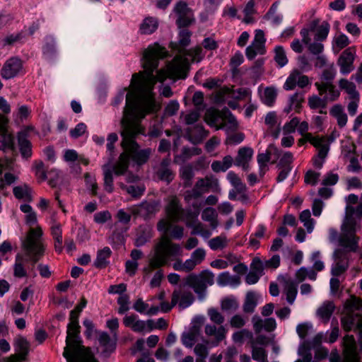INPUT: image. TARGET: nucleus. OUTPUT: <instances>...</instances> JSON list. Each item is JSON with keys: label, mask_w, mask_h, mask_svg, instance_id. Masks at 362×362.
Segmentation results:
<instances>
[{"label": "nucleus", "mask_w": 362, "mask_h": 362, "mask_svg": "<svg viewBox=\"0 0 362 362\" xmlns=\"http://www.w3.org/2000/svg\"><path fill=\"white\" fill-rule=\"evenodd\" d=\"M56 52L54 39L51 36L45 37V43L43 47V54L47 57L53 55Z\"/></svg>", "instance_id": "obj_61"}, {"label": "nucleus", "mask_w": 362, "mask_h": 362, "mask_svg": "<svg viewBox=\"0 0 362 362\" xmlns=\"http://www.w3.org/2000/svg\"><path fill=\"white\" fill-rule=\"evenodd\" d=\"M217 283L221 286H226L228 284H238L240 278L238 276H231L228 272L221 273L217 278Z\"/></svg>", "instance_id": "obj_44"}, {"label": "nucleus", "mask_w": 362, "mask_h": 362, "mask_svg": "<svg viewBox=\"0 0 362 362\" xmlns=\"http://www.w3.org/2000/svg\"><path fill=\"white\" fill-rule=\"evenodd\" d=\"M347 314L341 318V325L346 331L357 330L362 344V300L356 297L351 298L346 303Z\"/></svg>", "instance_id": "obj_6"}, {"label": "nucleus", "mask_w": 362, "mask_h": 362, "mask_svg": "<svg viewBox=\"0 0 362 362\" xmlns=\"http://www.w3.org/2000/svg\"><path fill=\"white\" fill-rule=\"evenodd\" d=\"M129 158L126 152L122 153L119 158V160L114 165L112 172L114 171L116 175H124L129 168Z\"/></svg>", "instance_id": "obj_28"}, {"label": "nucleus", "mask_w": 362, "mask_h": 362, "mask_svg": "<svg viewBox=\"0 0 362 362\" xmlns=\"http://www.w3.org/2000/svg\"><path fill=\"white\" fill-rule=\"evenodd\" d=\"M218 214L216 210L211 207L204 209L202 213V218L204 221L209 222L212 228H216L218 226L217 221Z\"/></svg>", "instance_id": "obj_39"}, {"label": "nucleus", "mask_w": 362, "mask_h": 362, "mask_svg": "<svg viewBox=\"0 0 362 362\" xmlns=\"http://www.w3.org/2000/svg\"><path fill=\"white\" fill-rule=\"evenodd\" d=\"M233 161L234 159L231 156H226L223 158L222 160L213 161L211 169L215 173L226 172L233 165Z\"/></svg>", "instance_id": "obj_27"}, {"label": "nucleus", "mask_w": 362, "mask_h": 362, "mask_svg": "<svg viewBox=\"0 0 362 362\" xmlns=\"http://www.w3.org/2000/svg\"><path fill=\"white\" fill-rule=\"evenodd\" d=\"M227 179L239 193L245 192L246 186L243 184L238 175L233 171L227 174Z\"/></svg>", "instance_id": "obj_45"}, {"label": "nucleus", "mask_w": 362, "mask_h": 362, "mask_svg": "<svg viewBox=\"0 0 362 362\" xmlns=\"http://www.w3.org/2000/svg\"><path fill=\"white\" fill-rule=\"evenodd\" d=\"M122 145L125 152L137 165L146 163L152 153L151 148L139 149V144L134 141L136 135L141 134V128L138 124L131 122L122 123Z\"/></svg>", "instance_id": "obj_3"}, {"label": "nucleus", "mask_w": 362, "mask_h": 362, "mask_svg": "<svg viewBox=\"0 0 362 362\" xmlns=\"http://www.w3.org/2000/svg\"><path fill=\"white\" fill-rule=\"evenodd\" d=\"M183 286H189L199 295L204 293L208 286L214 283V274L209 271L204 270L199 274L191 273L184 279Z\"/></svg>", "instance_id": "obj_8"}, {"label": "nucleus", "mask_w": 362, "mask_h": 362, "mask_svg": "<svg viewBox=\"0 0 362 362\" xmlns=\"http://www.w3.org/2000/svg\"><path fill=\"white\" fill-rule=\"evenodd\" d=\"M192 206H193L194 211H189L186 214L185 216H184V217L185 218V219L187 221V225L189 227L192 225L191 224L192 223H195L196 221L197 220L198 216L199 214V209L201 206V203H197V202L193 203Z\"/></svg>", "instance_id": "obj_58"}, {"label": "nucleus", "mask_w": 362, "mask_h": 362, "mask_svg": "<svg viewBox=\"0 0 362 362\" xmlns=\"http://www.w3.org/2000/svg\"><path fill=\"white\" fill-rule=\"evenodd\" d=\"M204 331L207 336H214L217 343L221 341L226 337V329L222 325L216 327L215 325L208 324L205 326Z\"/></svg>", "instance_id": "obj_30"}, {"label": "nucleus", "mask_w": 362, "mask_h": 362, "mask_svg": "<svg viewBox=\"0 0 362 362\" xmlns=\"http://www.w3.org/2000/svg\"><path fill=\"white\" fill-rule=\"evenodd\" d=\"M198 264L190 257L185 262L181 259H177L173 264V268L175 271L183 272L186 273L191 272Z\"/></svg>", "instance_id": "obj_31"}, {"label": "nucleus", "mask_w": 362, "mask_h": 362, "mask_svg": "<svg viewBox=\"0 0 362 362\" xmlns=\"http://www.w3.org/2000/svg\"><path fill=\"white\" fill-rule=\"evenodd\" d=\"M252 333L246 329H243L240 331L235 332L233 334L232 339L235 343L243 344L245 339H250L252 340Z\"/></svg>", "instance_id": "obj_57"}, {"label": "nucleus", "mask_w": 362, "mask_h": 362, "mask_svg": "<svg viewBox=\"0 0 362 362\" xmlns=\"http://www.w3.org/2000/svg\"><path fill=\"white\" fill-rule=\"evenodd\" d=\"M274 60L280 67L284 66L288 63L285 51L281 46H277L274 49Z\"/></svg>", "instance_id": "obj_59"}, {"label": "nucleus", "mask_w": 362, "mask_h": 362, "mask_svg": "<svg viewBox=\"0 0 362 362\" xmlns=\"http://www.w3.org/2000/svg\"><path fill=\"white\" fill-rule=\"evenodd\" d=\"M98 341L100 346L103 347L102 354L105 357L109 356L110 354L115 350L116 342L111 339L110 335L107 332H103L100 333Z\"/></svg>", "instance_id": "obj_21"}, {"label": "nucleus", "mask_w": 362, "mask_h": 362, "mask_svg": "<svg viewBox=\"0 0 362 362\" xmlns=\"http://www.w3.org/2000/svg\"><path fill=\"white\" fill-rule=\"evenodd\" d=\"M343 255L344 252L341 249H337L334 252V256L336 257V259H339V261L332 266L331 269V274L334 276H340L348 269L347 262L341 259Z\"/></svg>", "instance_id": "obj_22"}, {"label": "nucleus", "mask_w": 362, "mask_h": 362, "mask_svg": "<svg viewBox=\"0 0 362 362\" xmlns=\"http://www.w3.org/2000/svg\"><path fill=\"white\" fill-rule=\"evenodd\" d=\"M329 113L333 117L336 118L337 124L340 128H343L346 126L348 121V117L344 112L341 105L336 104L333 105L329 110Z\"/></svg>", "instance_id": "obj_25"}, {"label": "nucleus", "mask_w": 362, "mask_h": 362, "mask_svg": "<svg viewBox=\"0 0 362 362\" xmlns=\"http://www.w3.org/2000/svg\"><path fill=\"white\" fill-rule=\"evenodd\" d=\"M355 59V51L349 47L346 49L339 56L337 64L340 67V71L343 74H348L354 69V61Z\"/></svg>", "instance_id": "obj_15"}, {"label": "nucleus", "mask_w": 362, "mask_h": 362, "mask_svg": "<svg viewBox=\"0 0 362 362\" xmlns=\"http://www.w3.org/2000/svg\"><path fill=\"white\" fill-rule=\"evenodd\" d=\"M182 254L180 245L173 243L169 237L163 235L154 247V253L150 259L148 267L144 272L150 273L153 269L160 268L168 264L171 257H179Z\"/></svg>", "instance_id": "obj_4"}, {"label": "nucleus", "mask_w": 362, "mask_h": 362, "mask_svg": "<svg viewBox=\"0 0 362 362\" xmlns=\"http://www.w3.org/2000/svg\"><path fill=\"white\" fill-rule=\"evenodd\" d=\"M158 206L159 204L156 202H143L139 205L133 206L129 210L133 215L148 218L156 213Z\"/></svg>", "instance_id": "obj_14"}, {"label": "nucleus", "mask_w": 362, "mask_h": 362, "mask_svg": "<svg viewBox=\"0 0 362 362\" xmlns=\"http://www.w3.org/2000/svg\"><path fill=\"white\" fill-rule=\"evenodd\" d=\"M185 55L189 57L192 62H200L204 57L202 48L199 46L187 50L185 52Z\"/></svg>", "instance_id": "obj_63"}, {"label": "nucleus", "mask_w": 362, "mask_h": 362, "mask_svg": "<svg viewBox=\"0 0 362 362\" xmlns=\"http://www.w3.org/2000/svg\"><path fill=\"white\" fill-rule=\"evenodd\" d=\"M285 291L287 302L291 305L293 304L297 295V286L296 284L291 281H286Z\"/></svg>", "instance_id": "obj_51"}, {"label": "nucleus", "mask_w": 362, "mask_h": 362, "mask_svg": "<svg viewBox=\"0 0 362 362\" xmlns=\"http://www.w3.org/2000/svg\"><path fill=\"white\" fill-rule=\"evenodd\" d=\"M257 305L255 293L253 291H248L246 294L243 304V311L245 313H252Z\"/></svg>", "instance_id": "obj_40"}, {"label": "nucleus", "mask_w": 362, "mask_h": 362, "mask_svg": "<svg viewBox=\"0 0 362 362\" xmlns=\"http://www.w3.org/2000/svg\"><path fill=\"white\" fill-rule=\"evenodd\" d=\"M277 96L276 90L272 87H267L264 89L263 96L262 98V102L266 105L271 107L274 105Z\"/></svg>", "instance_id": "obj_46"}, {"label": "nucleus", "mask_w": 362, "mask_h": 362, "mask_svg": "<svg viewBox=\"0 0 362 362\" xmlns=\"http://www.w3.org/2000/svg\"><path fill=\"white\" fill-rule=\"evenodd\" d=\"M334 310V305L332 302H328L323 304L318 310L317 315L325 320L328 321Z\"/></svg>", "instance_id": "obj_49"}, {"label": "nucleus", "mask_w": 362, "mask_h": 362, "mask_svg": "<svg viewBox=\"0 0 362 362\" xmlns=\"http://www.w3.org/2000/svg\"><path fill=\"white\" fill-rule=\"evenodd\" d=\"M228 245V240L226 235H219L211 238L209 241V246L213 250H222Z\"/></svg>", "instance_id": "obj_47"}, {"label": "nucleus", "mask_w": 362, "mask_h": 362, "mask_svg": "<svg viewBox=\"0 0 362 362\" xmlns=\"http://www.w3.org/2000/svg\"><path fill=\"white\" fill-rule=\"evenodd\" d=\"M308 105L312 110L320 109L319 111L320 114H327V112L323 110L327 105V102L324 97L320 98L317 95H313L308 98Z\"/></svg>", "instance_id": "obj_32"}, {"label": "nucleus", "mask_w": 362, "mask_h": 362, "mask_svg": "<svg viewBox=\"0 0 362 362\" xmlns=\"http://www.w3.org/2000/svg\"><path fill=\"white\" fill-rule=\"evenodd\" d=\"M339 86L341 89L344 90L349 95V98H357V95H360L359 93L356 90V85L347 79L341 78L339 81Z\"/></svg>", "instance_id": "obj_43"}, {"label": "nucleus", "mask_w": 362, "mask_h": 362, "mask_svg": "<svg viewBox=\"0 0 362 362\" xmlns=\"http://www.w3.org/2000/svg\"><path fill=\"white\" fill-rule=\"evenodd\" d=\"M310 84V81L306 75L298 69H293L284 84V88L286 90H293L296 86L304 88Z\"/></svg>", "instance_id": "obj_11"}, {"label": "nucleus", "mask_w": 362, "mask_h": 362, "mask_svg": "<svg viewBox=\"0 0 362 362\" xmlns=\"http://www.w3.org/2000/svg\"><path fill=\"white\" fill-rule=\"evenodd\" d=\"M166 214L170 221H177L184 218V210L176 197H171L165 206Z\"/></svg>", "instance_id": "obj_18"}, {"label": "nucleus", "mask_w": 362, "mask_h": 362, "mask_svg": "<svg viewBox=\"0 0 362 362\" xmlns=\"http://www.w3.org/2000/svg\"><path fill=\"white\" fill-rule=\"evenodd\" d=\"M203 194L202 191L195 184L192 189L187 190L185 192L184 199L187 203H190L192 200L201 197Z\"/></svg>", "instance_id": "obj_62"}, {"label": "nucleus", "mask_w": 362, "mask_h": 362, "mask_svg": "<svg viewBox=\"0 0 362 362\" xmlns=\"http://www.w3.org/2000/svg\"><path fill=\"white\" fill-rule=\"evenodd\" d=\"M320 95H324L327 102H333L338 99L340 95L339 90L333 83H315Z\"/></svg>", "instance_id": "obj_19"}, {"label": "nucleus", "mask_w": 362, "mask_h": 362, "mask_svg": "<svg viewBox=\"0 0 362 362\" xmlns=\"http://www.w3.org/2000/svg\"><path fill=\"white\" fill-rule=\"evenodd\" d=\"M152 228L149 226H140L138 229L134 245L141 247L148 243L152 238Z\"/></svg>", "instance_id": "obj_23"}, {"label": "nucleus", "mask_w": 362, "mask_h": 362, "mask_svg": "<svg viewBox=\"0 0 362 362\" xmlns=\"http://www.w3.org/2000/svg\"><path fill=\"white\" fill-rule=\"evenodd\" d=\"M112 251L108 247H105L97 252L96 259L94 261V266L97 268L103 269L107 266L109 262L107 259L111 256Z\"/></svg>", "instance_id": "obj_26"}, {"label": "nucleus", "mask_w": 362, "mask_h": 362, "mask_svg": "<svg viewBox=\"0 0 362 362\" xmlns=\"http://www.w3.org/2000/svg\"><path fill=\"white\" fill-rule=\"evenodd\" d=\"M18 142L22 157L24 158H30L32 156V145L30 141L27 139V133L25 132L18 133Z\"/></svg>", "instance_id": "obj_24"}, {"label": "nucleus", "mask_w": 362, "mask_h": 362, "mask_svg": "<svg viewBox=\"0 0 362 362\" xmlns=\"http://www.w3.org/2000/svg\"><path fill=\"white\" fill-rule=\"evenodd\" d=\"M42 235L41 228H31L23 243V247L27 254L30 256L33 264L37 263L44 255L45 246L40 240Z\"/></svg>", "instance_id": "obj_7"}, {"label": "nucleus", "mask_w": 362, "mask_h": 362, "mask_svg": "<svg viewBox=\"0 0 362 362\" xmlns=\"http://www.w3.org/2000/svg\"><path fill=\"white\" fill-rule=\"evenodd\" d=\"M158 26L157 18L153 17L146 18L140 25V32L144 35H149L154 33Z\"/></svg>", "instance_id": "obj_34"}, {"label": "nucleus", "mask_w": 362, "mask_h": 362, "mask_svg": "<svg viewBox=\"0 0 362 362\" xmlns=\"http://www.w3.org/2000/svg\"><path fill=\"white\" fill-rule=\"evenodd\" d=\"M1 76L4 79L13 78L24 74L23 62L16 57L8 59L1 69Z\"/></svg>", "instance_id": "obj_10"}, {"label": "nucleus", "mask_w": 362, "mask_h": 362, "mask_svg": "<svg viewBox=\"0 0 362 362\" xmlns=\"http://www.w3.org/2000/svg\"><path fill=\"white\" fill-rule=\"evenodd\" d=\"M250 95L251 90L250 88H240L234 90L227 86L221 88L218 93V96L221 100H225L228 98L236 100H243Z\"/></svg>", "instance_id": "obj_17"}, {"label": "nucleus", "mask_w": 362, "mask_h": 362, "mask_svg": "<svg viewBox=\"0 0 362 362\" xmlns=\"http://www.w3.org/2000/svg\"><path fill=\"white\" fill-rule=\"evenodd\" d=\"M299 218L300 221L303 223L308 233H310L314 228L315 221L311 218L310 210L305 209L300 214Z\"/></svg>", "instance_id": "obj_48"}, {"label": "nucleus", "mask_w": 362, "mask_h": 362, "mask_svg": "<svg viewBox=\"0 0 362 362\" xmlns=\"http://www.w3.org/2000/svg\"><path fill=\"white\" fill-rule=\"evenodd\" d=\"M78 322H69L67 325L66 346L63 356L67 362H98L90 349L82 344Z\"/></svg>", "instance_id": "obj_2"}, {"label": "nucleus", "mask_w": 362, "mask_h": 362, "mask_svg": "<svg viewBox=\"0 0 362 362\" xmlns=\"http://www.w3.org/2000/svg\"><path fill=\"white\" fill-rule=\"evenodd\" d=\"M119 185L122 189L126 190L129 194L134 198H139L141 197L146 189L144 185L127 186L124 183L119 182Z\"/></svg>", "instance_id": "obj_41"}, {"label": "nucleus", "mask_w": 362, "mask_h": 362, "mask_svg": "<svg viewBox=\"0 0 362 362\" xmlns=\"http://www.w3.org/2000/svg\"><path fill=\"white\" fill-rule=\"evenodd\" d=\"M254 151L252 148L244 146L240 148L237 156L234 159V165L240 167L243 171L247 172L250 170V162L252 159Z\"/></svg>", "instance_id": "obj_12"}, {"label": "nucleus", "mask_w": 362, "mask_h": 362, "mask_svg": "<svg viewBox=\"0 0 362 362\" xmlns=\"http://www.w3.org/2000/svg\"><path fill=\"white\" fill-rule=\"evenodd\" d=\"M13 192L14 196L18 199H23L30 201L32 199V189L26 184L13 187Z\"/></svg>", "instance_id": "obj_38"}, {"label": "nucleus", "mask_w": 362, "mask_h": 362, "mask_svg": "<svg viewBox=\"0 0 362 362\" xmlns=\"http://www.w3.org/2000/svg\"><path fill=\"white\" fill-rule=\"evenodd\" d=\"M266 52L265 44L253 42L245 49V54L248 59H253L257 54H264Z\"/></svg>", "instance_id": "obj_35"}, {"label": "nucleus", "mask_w": 362, "mask_h": 362, "mask_svg": "<svg viewBox=\"0 0 362 362\" xmlns=\"http://www.w3.org/2000/svg\"><path fill=\"white\" fill-rule=\"evenodd\" d=\"M196 185L203 193H205L209 192L210 188H217L218 187V180L213 176L207 175L204 178L198 179Z\"/></svg>", "instance_id": "obj_29"}, {"label": "nucleus", "mask_w": 362, "mask_h": 362, "mask_svg": "<svg viewBox=\"0 0 362 362\" xmlns=\"http://www.w3.org/2000/svg\"><path fill=\"white\" fill-rule=\"evenodd\" d=\"M251 348H252V358L259 362H267V354L266 350L259 346H257L254 340L251 341Z\"/></svg>", "instance_id": "obj_42"}, {"label": "nucleus", "mask_w": 362, "mask_h": 362, "mask_svg": "<svg viewBox=\"0 0 362 362\" xmlns=\"http://www.w3.org/2000/svg\"><path fill=\"white\" fill-rule=\"evenodd\" d=\"M271 159V152L267 151L266 153H259L257 157L259 165V174L260 177H263L265 173L268 170L267 163Z\"/></svg>", "instance_id": "obj_37"}, {"label": "nucleus", "mask_w": 362, "mask_h": 362, "mask_svg": "<svg viewBox=\"0 0 362 362\" xmlns=\"http://www.w3.org/2000/svg\"><path fill=\"white\" fill-rule=\"evenodd\" d=\"M156 177L167 184L170 183L175 178V173L170 168V159L163 158L160 163L155 168Z\"/></svg>", "instance_id": "obj_16"}, {"label": "nucleus", "mask_w": 362, "mask_h": 362, "mask_svg": "<svg viewBox=\"0 0 362 362\" xmlns=\"http://www.w3.org/2000/svg\"><path fill=\"white\" fill-rule=\"evenodd\" d=\"M208 315L210 320L215 324L221 325L225 321L224 316L216 308H209L208 310Z\"/></svg>", "instance_id": "obj_64"}, {"label": "nucleus", "mask_w": 362, "mask_h": 362, "mask_svg": "<svg viewBox=\"0 0 362 362\" xmlns=\"http://www.w3.org/2000/svg\"><path fill=\"white\" fill-rule=\"evenodd\" d=\"M180 291H174L172 294L171 303L163 301L160 303V309L163 313L169 312L179 301Z\"/></svg>", "instance_id": "obj_54"}, {"label": "nucleus", "mask_w": 362, "mask_h": 362, "mask_svg": "<svg viewBox=\"0 0 362 362\" xmlns=\"http://www.w3.org/2000/svg\"><path fill=\"white\" fill-rule=\"evenodd\" d=\"M329 31V24L327 21H323L315 31L314 40L315 41L325 40Z\"/></svg>", "instance_id": "obj_53"}, {"label": "nucleus", "mask_w": 362, "mask_h": 362, "mask_svg": "<svg viewBox=\"0 0 362 362\" xmlns=\"http://www.w3.org/2000/svg\"><path fill=\"white\" fill-rule=\"evenodd\" d=\"M194 173L191 164L183 165L180 169V177L183 180V186L189 187L192 184Z\"/></svg>", "instance_id": "obj_33"}, {"label": "nucleus", "mask_w": 362, "mask_h": 362, "mask_svg": "<svg viewBox=\"0 0 362 362\" xmlns=\"http://www.w3.org/2000/svg\"><path fill=\"white\" fill-rule=\"evenodd\" d=\"M173 12L177 16L176 24L180 28L190 25L194 21L191 8L184 1H179L175 4Z\"/></svg>", "instance_id": "obj_9"}, {"label": "nucleus", "mask_w": 362, "mask_h": 362, "mask_svg": "<svg viewBox=\"0 0 362 362\" xmlns=\"http://www.w3.org/2000/svg\"><path fill=\"white\" fill-rule=\"evenodd\" d=\"M209 135V131L205 130L202 125H196L186 129V138L193 144L202 142Z\"/></svg>", "instance_id": "obj_20"}, {"label": "nucleus", "mask_w": 362, "mask_h": 362, "mask_svg": "<svg viewBox=\"0 0 362 362\" xmlns=\"http://www.w3.org/2000/svg\"><path fill=\"white\" fill-rule=\"evenodd\" d=\"M103 170L104 176V189L108 193H112L114 191L112 170L109 165L106 164L103 166Z\"/></svg>", "instance_id": "obj_36"}, {"label": "nucleus", "mask_w": 362, "mask_h": 362, "mask_svg": "<svg viewBox=\"0 0 362 362\" xmlns=\"http://www.w3.org/2000/svg\"><path fill=\"white\" fill-rule=\"evenodd\" d=\"M204 318L203 317H196L194 318L192 322V326L189 329V332L194 336L196 338L201 334L202 327L204 325Z\"/></svg>", "instance_id": "obj_52"}, {"label": "nucleus", "mask_w": 362, "mask_h": 362, "mask_svg": "<svg viewBox=\"0 0 362 362\" xmlns=\"http://www.w3.org/2000/svg\"><path fill=\"white\" fill-rule=\"evenodd\" d=\"M221 309L227 312H235L238 310L239 304L234 298H226L221 301Z\"/></svg>", "instance_id": "obj_55"}, {"label": "nucleus", "mask_w": 362, "mask_h": 362, "mask_svg": "<svg viewBox=\"0 0 362 362\" xmlns=\"http://www.w3.org/2000/svg\"><path fill=\"white\" fill-rule=\"evenodd\" d=\"M15 350L18 354L10 356L8 362H22L25 360L29 352L30 344L23 337H18L14 341Z\"/></svg>", "instance_id": "obj_13"}, {"label": "nucleus", "mask_w": 362, "mask_h": 362, "mask_svg": "<svg viewBox=\"0 0 362 362\" xmlns=\"http://www.w3.org/2000/svg\"><path fill=\"white\" fill-rule=\"evenodd\" d=\"M341 233L339 235L337 230L330 228L329 230V240L334 242L338 240L339 245L346 252H356L358 249L359 238L356 235L357 224L351 217H346L341 226Z\"/></svg>", "instance_id": "obj_5"}, {"label": "nucleus", "mask_w": 362, "mask_h": 362, "mask_svg": "<svg viewBox=\"0 0 362 362\" xmlns=\"http://www.w3.org/2000/svg\"><path fill=\"white\" fill-rule=\"evenodd\" d=\"M264 59H258L254 62L253 66L250 68V75L254 78H259L264 72L263 65Z\"/></svg>", "instance_id": "obj_60"}, {"label": "nucleus", "mask_w": 362, "mask_h": 362, "mask_svg": "<svg viewBox=\"0 0 362 362\" xmlns=\"http://www.w3.org/2000/svg\"><path fill=\"white\" fill-rule=\"evenodd\" d=\"M179 300V306L182 309H185L188 308L193 303L194 300V297L192 292L190 291H185L183 293L180 292Z\"/></svg>", "instance_id": "obj_56"}, {"label": "nucleus", "mask_w": 362, "mask_h": 362, "mask_svg": "<svg viewBox=\"0 0 362 362\" xmlns=\"http://www.w3.org/2000/svg\"><path fill=\"white\" fill-rule=\"evenodd\" d=\"M13 275L16 278H23L28 276L20 255L16 256V262L13 265Z\"/></svg>", "instance_id": "obj_50"}, {"label": "nucleus", "mask_w": 362, "mask_h": 362, "mask_svg": "<svg viewBox=\"0 0 362 362\" xmlns=\"http://www.w3.org/2000/svg\"><path fill=\"white\" fill-rule=\"evenodd\" d=\"M167 56V51L158 43L149 45L143 52L141 58L143 72L134 74L132 83L134 90L126 95V105L130 109L132 115L136 119H144L148 114L156 112L160 107L154 98L153 90L155 84L163 82L167 78H184L188 65V58L176 57L169 62L165 69L157 71L159 60Z\"/></svg>", "instance_id": "obj_1"}]
</instances>
